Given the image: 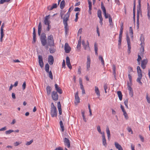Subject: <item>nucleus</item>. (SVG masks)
Masks as SVG:
<instances>
[{
  "label": "nucleus",
  "mask_w": 150,
  "mask_h": 150,
  "mask_svg": "<svg viewBox=\"0 0 150 150\" xmlns=\"http://www.w3.org/2000/svg\"><path fill=\"white\" fill-rule=\"evenodd\" d=\"M128 69H129V73L133 71V69L132 67H128Z\"/></svg>",
  "instance_id": "69168bd1"
},
{
  "label": "nucleus",
  "mask_w": 150,
  "mask_h": 150,
  "mask_svg": "<svg viewBox=\"0 0 150 150\" xmlns=\"http://www.w3.org/2000/svg\"><path fill=\"white\" fill-rule=\"evenodd\" d=\"M54 61V59L53 56L51 55H49L48 58V61L49 64L51 65H52Z\"/></svg>",
  "instance_id": "dca6fc26"
},
{
  "label": "nucleus",
  "mask_w": 150,
  "mask_h": 150,
  "mask_svg": "<svg viewBox=\"0 0 150 150\" xmlns=\"http://www.w3.org/2000/svg\"><path fill=\"white\" fill-rule=\"evenodd\" d=\"M122 37L119 36L118 40V48H120V47L121 45L122 38Z\"/></svg>",
  "instance_id": "72a5a7b5"
},
{
  "label": "nucleus",
  "mask_w": 150,
  "mask_h": 150,
  "mask_svg": "<svg viewBox=\"0 0 150 150\" xmlns=\"http://www.w3.org/2000/svg\"><path fill=\"white\" fill-rule=\"evenodd\" d=\"M140 40L141 42L140 43L141 47L140 48V55H142L144 54V46L145 45L144 41L145 38L143 34H141L140 38Z\"/></svg>",
  "instance_id": "f03ea898"
},
{
  "label": "nucleus",
  "mask_w": 150,
  "mask_h": 150,
  "mask_svg": "<svg viewBox=\"0 0 150 150\" xmlns=\"http://www.w3.org/2000/svg\"><path fill=\"white\" fill-rule=\"evenodd\" d=\"M84 113H85V112L84 111H82L81 112V114L82 115V116L83 117V120L85 122H86V118L85 116Z\"/></svg>",
  "instance_id": "a18cd8bd"
},
{
  "label": "nucleus",
  "mask_w": 150,
  "mask_h": 150,
  "mask_svg": "<svg viewBox=\"0 0 150 150\" xmlns=\"http://www.w3.org/2000/svg\"><path fill=\"white\" fill-rule=\"evenodd\" d=\"M69 19L67 18H63V23L64 26L65 33L67 35L69 30V26L68 25L67 21Z\"/></svg>",
  "instance_id": "423d86ee"
},
{
  "label": "nucleus",
  "mask_w": 150,
  "mask_h": 150,
  "mask_svg": "<svg viewBox=\"0 0 150 150\" xmlns=\"http://www.w3.org/2000/svg\"><path fill=\"white\" fill-rule=\"evenodd\" d=\"M74 11H80L81 9L78 7H76L75 8Z\"/></svg>",
  "instance_id": "0e129e2a"
},
{
  "label": "nucleus",
  "mask_w": 150,
  "mask_h": 150,
  "mask_svg": "<svg viewBox=\"0 0 150 150\" xmlns=\"http://www.w3.org/2000/svg\"><path fill=\"white\" fill-rule=\"evenodd\" d=\"M138 7H137V14H140L141 15H142V11H141V0H138Z\"/></svg>",
  "instance_id": "2eb2a0df"
},
{
  "label": "nucleus",
  "mask_w": 150,
  "mask_h": 150,
  "mask_svg": "<svg viewBox=\"0 0 150 150\" xmlns=\"http://www.w3.org/2000/svg\"><path fill=\"white\" fill-rule=\"evenodd\" d=\"M123 115H124L125 118L126 120L128 119V117L127 115L126 112H123Z\"/></svg>",
  "instance_id": "4d7b16f0"
},
{
  "label": "nucleus",
  "mask_w": 150,
  "mask_h": 150,
  "mask_svg": "<svg viewBox=\"0 0 150 150\" xmlns=\"http://www.w3.org/2000/svg\"><path fill=\"white\" fill-rule=\"evenodd\" d=\"M26 82L25 81L24 82L22 85V88L23 90H24L25 88L26 87Z\"/></svg>",
  "instance_id": "680f3d73"
},
{
  "label": "nucleus",
  "mask_w": 150,
  "mask_h": 150,
  "mask_svg": "<svg viewBox=\"0 0 150 150\" xmlns=\"http://www.w3.org/2000/svg\"><path fill=\"white\" fill-rule=\"evenodd\" d=\"M126 40L127 41L128 45V48H131L130 40L128 36V33L126 34Z\"/></svg>",
  "instance_id": "412c9836"
},
{
  "label": "nucleus",
  "mask_w": 150,
  "mask_h": 150,
  "mask_svg": "<svg viewBox=\"0 0 150 150\" xmlns=\"http://www.w3.org/2000/svg\"><path fill=\"white\" fill-rule=\"evenodd\" d=\"M129 33L130 34L131 38H133V30L132 27H130L129 28Z\"/></svg>",
  "instance_id": "473e14b6"
},
{
  "label": "nucleus",
  "mask_w": 150,
  "mask_h": 150,
  "mask_svg": "<svg viewBox=\"0 0 150 150\" xmlns=\"http://www.w3.org/2000/svg\"><path fill=\"white\" fill-rule=\"evenodd\" d=\"M141 59H142V58H141V57L138 54V59H137V62H139Z\"/></svg>",
  "instance_id": "338daca9"
},
{
  "label": "nucleus",
  "mask_w": 150,
  "mask_h": 150,
  "mask_svg": "<svg viewBox=\"0 0 150 150\" xmlns=\"http://www.w3.org/2000/svg\"><path fill=\"white\" fill-rule=\"evenodd\" d=\"M55 88L57 92H58L59 93L61 94L62 93V91L61 89L59 87L57 84H55L54 85Z\"/></svg>",
  "instance_id": "6ab92c4d"
},
{
  "label": "nucleus",
  "mask_w": 150,
  "mask_h": 150,
  "mask_svg": "<svg viewBox=\"0 0 150 150\" xmlns=\"http://www.w3.org/2000/svg\"><path fill=\"white\" fill-rule=\"evenodd\" d=\"M57 108L58 109L59 114L61 115L62 113L61 105L60 102H59L57 103Z\"/></svg>",
  "instance_id": "4be33fe9"
},
{
  "label": "nucleus",
  "mask_w": 150,
  "mask_h": 150,
  "mask_svg": "<svg viewBox=\"0 0 150 150\" xmlns=\"http://www.w3.org/2000/svg\"><path fill=\"white\" fill-rule=\"evenodd\" d=\"M66 64L67 65V66L68 67H69V68L70 69H71L72 68V67L71 65L70 61V59L69 58V57L67 56L66 57Z\"/></svg>",
  "instance_id": "aec40b11"
},
{
  "label": "nucleus",
  "mask_w": 150,
  "mask_h": 150,
  "mask_svg": "<svg viewBox=\"0 0 150 150\" xmlns=\"http://www.w3.org/2000/svg\"><path fill=\"white\" fill-rule=\"evenodd\" d=\"M95 91L96 93V94L98 96H100V91L99 90V89H98V87H97V86H95Z\"/></svg>",
  "instance_id": "c756f323"
},
{
  "label": "nucleus",
  "mask_w": 150,
  "mask_h": 150,
  "mask_svg": "<svg viewBox=\"0 0 150 150\" xmlns=\"http://www.w3.org/2000/svg\"><path fill=\"white\" fill-rule=\"evenodd\" d=\"M14 130L12 129H9L8 130L6 131L5 132V133L6 134H10L11 133L14 132Z\"/></svg>",
  "instance_id": "4c0bfd02"
},
{
  "label": "nucleus",
  "mask_w": 150,
  "mask_h": 150,
  "mask_svg": "<svg viewBox=\"0 0 150 150\" xmlns=\"http://www.w3.org/2000/svg\"><path fill=\"white\" fill-rule=\"evenodd\" d=\"M147 62L148 61L146 59H144L142 60L141 63V66L143 69H144L146 68V65Z\"/></svg>",
  "instance_id": "ddd939ff"
},
{
  "label": "nucleus",
  "mask_w": 150,
  "mask_h": 150,
  "mask_svg": "<svg viewBox=\"0 0 150 150\" xmlns=\"http://www.w3.org/2000/svg\"><path fill=\"white\" fill-rule=\"evenodd\" d=\"M101 8L103 11V13H105L106 12V9L104 7L103 4V2H101Z\"/></svg>",
  "instance_id": "7c9ffc66"
},
{
  "label": "nucleus",
  "mask_w": 150,
  "mask_h": 150,
  "mask_svg": "<svg viewBox=\"0 0 150 150\" xmlns=\"http://www.w3.org/2000/svg\"><path fill=\"white\" fill-rule=\"evenodd\" d=\"M4 23H3L2 24V25L1 26V33H4L3 28H4Z\"/></svg>",
  "instance_id": "6e6d98bb"
},
{
  "label": "nucleus",
  "mask_w": 150,
  "mask_h": 150,
  "mask_svg": "<svg viewBox=\"0 0 150 150\" xmlns=\"http://www.w3.org/2000/svg\"><path fill=\"white\" fill-rule=\"evenodd\" d=\"M42 30V25L41 22H40L38 26V33L39 36L40 35V40L42 46H45L47 44V38L45 33H42L41 34Z\"/></svg>",
  "instance_id": "f257e3e1"
},
{
  "label": "nucleus",
  "mask_w": 150,
  "mask_h": 150,
  "mask_svg": "<svg viewBox=\"0 0 150 150\" xmlns=\"http://www.w3.org/2000/svg\"><path fill=\"white\" fill-rule=\"evenodd\" d=\"M65 5V1L64 0H63L62 1L60 4V8L61 9H62L64 7Z\"/></svg>",
  "instance_id": "c85d7f7f"
},
{
  "label": "nucleus",
  "mask_w": 150,
  "mask_h": 150,
  "mask_svg": "<svg viewBox=\"0 0 150 150\" xmlns=\"http://www.w3.org/2000/svg\"><path fill=\"white\" fill-rule=\"evenodd\" d=\"M128 77L129 79L130 83L132 84V77L130 74H128Z\"/></svg>",
  "instance_id": "603ef678"
},
{
  "label": "nucleus",
  "mask_w": 150,
  "mask_h": 150,
  "mask_svg": "<svg viewBox=\"0 0 150 150\" xmlns=\"http://www.w3.org/2000/svg\"><path fill=\"white\" fill-rule=\"evenodd\" d=\"M102 137L103 145L106 147L107 145V144L105 135V133L104 132H103V135H102Z\"/></svg>",
  "instance_id": "a211bd4d"
},
{
  "label": "nucleus",
  "mask_w": 150,
  "mask_h": 150,
  "mask_svg": "<svg viewBox=\"0 0 150 150\" xmlns=\"http://www.w3.org/2000/svg\"><path fill=\"white\" fill-rule=\"evenodd\" d=\"M74 8V7L73 6H71L70 7L69 9L68 12L67 13L64 15V18H67L68 19H69V17L70 13V12H71V11L73 10Z\"/></svg>",
  "instance_id": "4468645a"
},
{
  "label": "nucleus",
  "mask_w": 150,
  "mask_h": 150,
  "mask_svg": "<svg viewBox=\"0 0 150 150\" xmlns=\"http://www.w3.org/2000/svg\"><path fill=\"white\" fill-rule=\"evenodd\" d=\"M79 12H77L76 13V18L75 19V21L76 22L77 21H78V19L79 18L78 17V15H79Z\"/></svg>",
  "instance_id": "864d4df0"
},
{
  "label": "nucleus",
  "mask_w": 150,
  "mask_h": 150,
  "mask_svg": "<svg viewBox=\"0 0 150 150\" xmlns=\"http://www.w3.org/2000/svg\"><path fill=\"white\" fill-rule=\"evenodd\" d=\"M132 84H130L129 82H127V85L128 86V90L130 91H131L132 90V88L131 87V86L132 85Z\"/></svg>",
  "instance_id": "e433bc0d"
},
{
  "label": "nucleus",
  "mask_w": 150,
  "mask_h": 150,
  "mask_svg": "<svg viewBox=\"0 0 150 150\" xmlns=\"http://www.w3.org/2000/svg\"><path fill=\"white\" fill-rule=\"evenodd\" d=\"M33 140H31L30 141L26 143V145H30L33 142Z\"/></svg>",
  "instance_id": "052dcab7"
},
{
  "label": "nucleus",
  "mask_w": 150,
  "mask_h": 150,
  "mask_svg": "<svg viewBox=\"0 0 150 150\" xmlns=\"http://www.w3.org/2000/svg\"><path fill=\"white\" fill-rule=\"evenodd\" d=\"M49 74V76L50 79H53V75L52 74V73L51 71H49V72L48 73Z\"/></svg>",
  "instance_id": "c03bdc74"
},
{
  "label": "nucleus",
  "mask_w": 150,
  "mask_h": 150,
  "mask_svg": "<svg viewBox=\"0 0 150 150\" xmlns=\"http://www.w3.org/2000/svg\"><path fill=\"white\" fill-rule=\"evenodd\" d=\"M63 141L64 145L67 146L68 148H69L70 146V142L69 140L67 138L65 137Z\"/></svg>",
  "instance_id": "9b49d317"
},
{
  "label": "nucleus",
  "mask_w": 150,
  "mask_h": 150,
  "mask_svg": "<svg viewBox=\"0 0 150 150\" xmlns=\"http://www.w3.org/2000/svg\"><path fill=\"white\" fill-rule=\"evenodd\" d=\"M80 98L78 96V92L77 91L75 95V103L78 104L80 102Z\"/></svg>",
  "instance_id": "f3484780"
},
{
  "label": "nucleus",
  "mask_w": 150,
  "mask_h": 150,
  "mask_svg": "<svg viewBox=\"0 0 150 150\" xmlns=\"http://www.w3.org/2000/svg\"><path fill=\"white\" fill-rule=\"evenodd\" d=\"M102 12L100 10H99L98 11L97 14L98 16V18L102 17V15H101Z\"/></svg>",
  "instance_id": "79ce46f5"
},
{
  "label": "nucleus",
  "mask_w": 150,
  "mask_h": 150,
  "mask_svg": "<svg viewBox=\"0 0 150 150\" xmlns=\"http://www.w3.org/2000/svg\"><path fill=\"white\" fill-rule=\"evenodd\" d=\"M115 147L118 150H123V149L121 146L117 142H115Z\"/></svg>",
  "instance_id": "b1692460"
},
{
  "label": "nucleus",
  "mask_w": 150,
  "mask_h": 150,
  "mask_svg": "<svg viewBox=\"0 0 150 150\" xmlns=\"http://www.w3.org/2000/svg\"><path fill=\"white\" fill-rule=\"evenodd\" d=\"M50 66L48 63H47L45 66V71L48 73L49 71Z\"/></svg>",
  "instance_id": "2f4dec72"
},
{
  "label": "nucleus",
  "mask_w": 150,
  "mask_h": 150,
  "mask_svg": "<svg viewBox=\"0 0 150 150\" xmlns=\"http://www.w3.org/2000/svg\"><path fill=\"white\" fill-rule=\"evenodd\" d=\"M64 50H65V52L67 53H69L71 50V48L70 47L68 44L67 43H66L65 44Z\"/></svg>",
  "instance_id": "f8f14e48"
},
{
  "label": "nucleus",
  "mask_w": 150,
  "mask_h": 150,
  "mask_svg": "<svg viewBox=\"0 0 150 150\" xmlns=\"http://www.w3.org/2000/svg\"><path fill=\"white\" fill-rule=\"evenodd\" d=\"M46 91L48 95L50 94L51 91V88L49 86H48L46 87Z\"/></svg>",
  "instance_id": "bb28decb"
},
{
  "label": "nucleus",
  "mask_w": 150,
  "mask_h": 150,
  "mask_svg": "<svg viewBox=\"0 0 150 150\" xmlns=\"http://www.w3.org/2000/svg\"><path fill=\"white\" fill-rule=\"evenodd\" d=\"M137 71L138 77L137 79V81L141 85H142V83L141 82V80L142 76V70L140 67L138 66L137 67Z\"/></svg>",
  "instance_id": "7ed1b4c3"
},
{
  "label": "nucleus",
  "mask_w": 150,
  "mask_h": 150,
  "mask_svg": "<svg viewBox=\"0 0 150 150\" xmlns=\"http://www.w3.org/2000/svg\"><path fill=\"white\" fill-rule=\"evenodd\" d=\"M117 94L119 97V100H121L122 99V94L121 92L120 91H119L117 92Z\"/></svg>",
  "instance_id": "cd10ccee"
},
{
  "label": "nucleus",
  "mask_w": 150,
  "mask_h": 150,
  "mask_svg": "<svg viewBox=\"0 0 150 150\" xmlns=\"http://www.w3.org/2000/svg\"><path fill=\"white\" fill-rule=\"evenodd\" d=\"M96 31H97V32L98 34V36H99L100 35V32L99 31V29L98 26H97V27H96Z\"/></svg>",
  "instance_id": "bf43d9fd"
},
{
  "label": "nucleus",
  "mask_w": 150,
  "mask_h": 150,
  "mask_svg": "<svg viewBox=\"0 0 150 150\" xmlns=\"http://www.w3.org/2000/svg\"><path fill=\"white\" fill-rule=\"evenodd\" d=\"M97 130L98 131V132L100 134L103 135V132H101V130L100 127V126H99V125L97 127Z\"/></svg>",
  "instance_id": "de8ad7c7"
},
{
  "label": "nucleus",
  "mask_w": 150,
  "mask_h": 150,
  "mask_svg": "<svg viewBox=\"0 0 150 150\" xmlns=\"http://www.w3.org/2000/svg\"><path fill=\"white\" fill-rule=\"evenodd\" d=\"M81 67H79V69H78V73L79 74H81Z\"/></svg>",
  "instance_id": "774afa93"
},
{
  "label": "nucleus",
  "mask_w": 150,
  "mask_h": 150,
  "mask_svg": "<svg viewBox=\"0 0 150 150\" xmlns=\"http://www.w3.org/2000/svg\"><path fill=\"white\" fill-rule=\"evenodd\" d=\"M50 18V15L46 16L45 17L43 23L45 25H47V30L49 31L51 28V26L50 25V21L49 20Z\"/></svg>",
  "instance_id": "20e7f679"
},
{
  "label": "nucleus",
  "mask_w": 150,
  "mask_h": 150,
  "mask_svg": "<svg viewBox=\"0 0 150 150\" xmlns=\"http://www.w3.org/2000/svg\"><path fill=\"white\" fill-rule=\"evenodd\" d=\"M82 45L83 47V48L84 50H86V49L87 48L85 42L84 40H83L82 41Z\"/></svg>",
  "instance_id": "37998d69"
},
{
  "label": "nucleus",
  "mask_w": 150,
  "mask_h": 150,
  "mask_svg": "<svg viewBox=\"0 0 150 150\" xmlns=\"http://www.w3.org/2000/svg\"><path fill=\"white\" fill-rule=\"evenodd\" d=\"M99 60H100L101 61V62L102 64L103 65H104V61L103 60V58L102 57V56L101 55H99Z\"/></svg>",
  "instance_id": "c9c22d12"
},
{
  "label": "nucleus",
  "mask_w": 150,
  "mask_h": 150,
  "mask_svg": "<svg viewBox=\"0 0 150 150\" xmlns=\"http://www.w3.org/2000/svg\"><path fill=\"white\" fill-rule=\"evenodd\" d=\"M49 50L50 53H53L56 51V49L53 48H50Z\"/></svg>",
  "instance_id": "a19ab883"
},
{
  "label": "nucleus",
  "mask_w": 150,
  "mask_h": 150,
  "mask_svg": "<svg viewBox=\"0 0 150 150\" xmlns=\"http://www.w3.org/2000/svg\"><path fill=\"white\" fill-rule=\"evenodd\" d=\"M50 114L52 117H56L57 116V110L56 107L55 106L53 103L51 104Z\"/></svg>",
  "instance_id": "39448f33"
},
{
  "label": "nucleus",
  "mask_w": 150,
  "mask_h": 150,
  "mask_svg": "<svg viewBox=\"0 0 150 150\" xmlns=\"http://www.w3.org/2000/svg\"><path fill=\"white\" fill-rule=\"evenodd\" d=\"M146 99L147 102L149 103H150V98L148 96V93H146Z\"/></svg>",
  "instance_id": "3c124183"
},
{
  "label": "nucleus",
  "mask_w": 150,
  "mask_h": 150,
  "mask_svg": "<svg viewBox=\"0 0 150 150\" xmlns=\"http://www.w3.org/2000/svg\"><path fill=\"white\" fill-rule=\"evenodd\" d=\"M52 99L54 101H56L58 99V95L57 92L54 91L52 93Z\"/></svg>",
  "instance_id": "6e6552de"
},
{
  "label": "nucleus",
  "mask_w": 150,
  "mask_h": 150,
  "mask_svg": "<svg viewBox=\"0 0 150 150\" xmlns=\"http://www.w3.org/2000/svg\"><path fill=\"white\" fill-rule=\"evenodd\" d=\"M128 99H127L124 102L125 105V106L127 108H128Z\"/></svg>",
  "instance_id": "09e8293b"
},
{
  "label": "nucleus",
  "mask_w": 150,
  "mask_h": 150,
  "mask_svg": "<svg viewBox=\"0 0 150 150\" xmlns=\"http://www.w3.org/2000/svg\"><path fill=\"white\" fill-rule=\"evenodd\" d=\"M112 71H113V74L114 75V78L115 79H116V72H115V70H116V67L115 65L114 64H113L112 65Z\"/></svg>",
  "instance_id": "393cba45"
},
{
  "label": "nucleus",
  "mask_w": 150,
  "mask_h": 150,
  "mask_svg": "<svg viewBox=\"0 0 150 150\" xmlns=\"http://www.w3.org/2000/svg\"><path fill=\"white\" fill-rule=\"evenodd\" d=\"M11 0H0L1 4H3L5 2H9Z\"/></svg>",
  "instance_id": "8fccbe9b"
},
{
  "label": "nucleus",
  "mask_w": 150,
  "mask_h": 150,
  "mask_svg": "<svg viewBox=\"0 0 150 150\" xmlns=\"http://www.w3.org/2000/svg\"><path fill=\"white\" fill-rule=\"evenodd\" d=\"M109 20L110 25H112V18L110 15H109Z\"/></svg>",
  "instance_id": "ea45409f"
},
{
  "label": "nucleus",
  "mask_w": 150,
  "mask_h": 150,
  "mask_svg": "<svg viewBox=\"0 0 150 150\" xmlns=\"http://www.w3.org/2000/svg\"><path fill=\"white\" fill-rule=\"evenodd\" d=\"M127 130L129 132H131L132 134L133 133V131L130 127H128L127 128Z\"/></svg>",
  "instance_id": "e2e57ef3"
},
{
  "label": "nucleus",
  "mask_w": 150,
  "mask_h": 150,
  "mask_svg": "<svg viewBox=\"0 0 150 150\" xmlns=\"http://www.w3.org/2000/svg\"><path fill=\"white\" fill-rule=\"evenodd\" d=\"M91 59L89 56L87 57V61L86 62V70L89 71L90 70V67Z\"/></svg>",
  "instance_id": "9d476101"
},
{
  "label": "nucleus",
  "mask_w": 150,
  "mask_h": 150,
  "mask_svg": "<svg viewBox=\"0 0 150 150\" xmlns=\"http://www.w3.org/2000/svg\"><path fill=\"white\" fill-rule=\"evenodd\" d=\"M106 132L107 134L108 139L110 140V134L109 128L108 127L106 128Z\"/></svg>",
  "instance_id": "a878e982"
},
{
  "label": "nucleus",
  "mask_w": 150,
  "mask_h": 150,
  "mask_svg": "<svg viewBox=\"0 0 150 150\" xmlns=\"http://www.w3.org/2000/svg\"><path fill=\"white\" fill-rule=\"evenodd\" d=\"M139 14H137V29L139 28Z\"/></svg>",
  "instance_id": "5701e85b"
},
{
  "label": "nucleus",
  "mask_w": 150,
  "mask_h": 150,
  "mask_svg": "<svg viewBox=\"0 0 150 150\" xmlns=\"http://www.w3.org/2000/svg\"><path fill=\"white\" fill-rule=\"evenodd\" d=\"M33 38H36V34L35 33V28H33Z\"/></svg>",
  "instance_id": "5fc2aeb1"
},
{
  "label": "nucleus",
  "mask_w": 150,
  "mask_h": 150,
  "mask_svg": "<svg viewBox=\"0 0 150 150\" xmlns=\"http://www.w3.org/2000/svg\"><path fill=\"white\" fill-rule=\"evenodd\" d=\"M81 42H80V40L78 41V45H77V48L78 49L80 50L81 49Z\"/></svg>",
  "instance_id": "58836bf2"
},
{
  "label": "nucleus",
  "mask_w": 150,
  "mask_h": 150,
  "mask_svg": "<svg viewBox=\"0 0 150 150\" xmlns=\"http://www.w3.org/2000/svg\"><path fill=\"white\" fill-rule=\"evenodd\" d=\"M47 44L50 47L54 46L53 37L52 35H50L47 37Z\"/></svg>",
  "instance_id": "0eeeda50"
},
{
  "label": "nucleus",
  "mask_w": 150,
  "mask_h": 150,
  "mask_svg": "<svg viewBox=\"0 0 150 150\" xmlns=\"http://www.w3.org/2000/svg\"><path fill=\"white\" fill-rule=\"evenodd\" d=\"M59 123L60 125V126L62 129V132H63L64 130V128L62 121L60 120Z\"/></svg>",
  "instance_id": "f704fd0d"
},
{
  "label": "nucleus",
  "mask_w": 150,
  "mask_h": 150,
  "mask_svg": "<svg viewBox=\"0 0 150 150\" xmlns=\"http://www.w3.org/2000/svg\"><path fill=\"white\" fill-rule=\"evenodd\" d=\"M38 58L39 65L41 68H42L44 66L42 57L41 55H39L38 56Z\"/></svg>",
  "instance_id": "1a4fd4ad"
},
{
  "label": "nucleus",
  "mask_w": 150,
  "mask_h": 150,
  "mask_svg": "<svg viewBox=\"0 0 150 150\" xmlns=\"http://www.w3.org/2000/svg\"><path fill=\"white\" fill-rule=\"evenodd\" d=\"M1 37L0 38V41L1 42H2L3 40V38L4 36V33H1Z\"/></svg>",
  "instance_id": "13d9d810"
},
{
  "label": "nucleus",
  "mask_w": 150,
  "mask_h": 150,
  "mask_svg": "<svg viewBox=\"0 0 150 150\" xmlns=\"http://www.w3.org/2000/svg\"><path fill=\"white\" fill-rule=\"evenodd\" d=\"M88 1L89 4V10L91 11L92 9V2L91 1Z\"/></svg>",
  "instance_id": "49530a36"
}]
</instances>
